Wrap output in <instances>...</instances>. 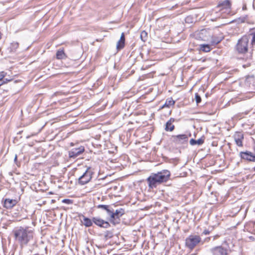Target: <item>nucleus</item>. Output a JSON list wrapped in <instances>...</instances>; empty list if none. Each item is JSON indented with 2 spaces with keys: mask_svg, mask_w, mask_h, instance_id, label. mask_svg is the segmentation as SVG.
<instances>
[{
  "mask_svg": "<svg viewBox=\"0 0 255 255\" xmlns=\"http://www.w3.org/2000/svg\"><path fill=\"white\" fill-rule=\"evenodd\" d=\"M15 240L21 246L26 245L32 239L33 232L28 227H20L13 231Z\"/></svg>",
  "mask_w": 255,
  "mask_h": 255,
  "instance_id": "obj_1",
  "label": "nucleus"
},
{
  "mask_svg": "<svg viewBox=\"0 0 255 255\" xmlns=\"http://www.w3.org/2000/svg\"><path fill=\"white\" fill-rule=\"evenodd\" d=\"M251 38V45L253 46L255 44V28L251 29L248 35L243 36L238 40L236 46V49L238 53L245 54L248 52Z\"/></svg>",
  "mask_w": 255,
  "mask_h": 255,
  "instance_id": "obj_2",
  "label": "nucleus"
},
{
  "mask_svg": "<svg viewBox=\"0 0 255 255\" xmlns=\"http://www.w3.org/2000/svg\"><path fill=\"white\" fill-rule=\"evenodd\" d=\"M201 238L197 235H190L185 240L186 246L193 250L200 242Z\"/></svg>",
  "mask_w": 255,
  "mask_h": 255,
  "instance_id": "obj_3",
  "label": "nucleus"
},
{
  "mask_svg": "<svg viewBox=\"0 0 255 255\" xmlns=\"http://www.w3.org/2000/svg\"><path fill=\"white\" fill-rule=\"evenodd\" d=\"M231 2L230 0H225L219 2L217 7L223 13L229 14L231 11Z\"/></svg>",
  "mask_w": 255,
  "mask_h": 255,
  "instance_id": "obj_4",
  "label": "nucleus"
},
{
  "mask_svg": "<svg viewBox=\"0 0 255 255\" xmlns=\"http://www.w3.org/2000/svg\"><path fill=\"white\" fill-rule=\"evenodd\" d=\"M90 167L88 168L84 174L79 177L78 182L80 184L84 185L91 180L93 173L90 170Z\"/></svg>",
  "mask_w": 255,
  "mask_h": 255,
  "instance_id": "obj_5",
  "label": "nucleus"
},
{
  "mask_svg": "<svg viewBox=\"0 0 255 255\" xmlns=\"http://www.w3.org/2000/svg\"><path fill=\"white\" fill-rule=\"evenodd\" d=\"M158 182L160 183L167 181L170 175V173L168 170H163L157 173H154Z\"/></svg>",
  "mask_w": 255,
  "mask_h": 255,
  "instance_id": "obj_6",
  "label": "nucleus"
},
{
  "mask_svg": "<svg viewBox=\"0 0 255 255\" xmlns=\"http://www.w3.org/2000/svg\"><path fill=\"white\" fill-rule=\"evenodd\" d=\"M172 141L176 144H184L188 141V136L185 134L172 136Z\"/></svg>",
  "mask_w": 255,
  "mask_h": 255,
  "instance_id": "obj_7",
  "label": "nucleus"
},
{
  "mask_svg": "<svg viewBox=\"0 0 255 255\" xmlns=\"http://www.w3.org/2000/svg\"><path fill=\"white\" fill-rule=\"evenodd\" d=\"M84 147L80 146L78 148L72 149L69 151V156L70 158H75L84 151Z\"/></svg>",
  "mask_w": 255,
  "mask_h": 255,
  "instance_id": "obj_8",
  "label": "nucleus"
},
{
  "mask_svg": "<svg viewBox=\"0 0 255 255\" xmlns=\"http://www.w3.org/2000/svg\"><path fill=\"white\" fill-rule=\"evenodd\" d=\"M148 186L150 188H155L157 185L159 184L160 183L158 182L154 173L151 174V175L148 177L147 179Z\"/></svg>",
  "mask_w": 255,
  "mask_h": 255,
  "instance_id": "obj_9",
  "label": "nucleus"
},
{
  "mask_svg": "<svg viewBox=\"0 0 255 255\" xmlns=\"http://www.w3.org/2000/svg\"><path fill=\"white\" fill-rule=\"evenodd\" d=\"M240 155L242 159L249 161L255 162V155L250 151L241 152Z\"/></svg>",
  "mask_w": 255,
  "mask_h": 255,
  "instance_id": "obj_10",
  "label": "nucleus"
},
{
  "mask_svg": "<svg viewBox=\"0 0 255 255\" xmlns=\"http://www.w3.org/2000/svg\"><path fill=\"white\" fill-rule=\"evenodd\" d=\"M213 255H227V251L221 246L216 247L211 249Z\"/></svg>",
  "mask_w": 255,
  "mask_h": 255,
  "instance_id": "obj_11",
  "label": "nucleus"
},
{
  "mask_svg": "<svg viewBox=\"0 0 255 255\" xmlns=\"http://www.w3.org/2000/svg\"><path fill=\"white\" fill-rule=\"evenodd\" d=\"M93 221L96 225L104 228H108L110 226L108 222H106L100 218H93Z\"/></svg>",
  "mask_w": 255,
  "mask_h": 255,
  "instance_id": "obj_12",
  "label": "nucleus"
},
{
  "mask_svg": "<svg viewBox=\"0 0 255 255\" xmlns=\"http://www.w3.org/2000/svg\"><path fill=\"white\" fill-rule=\"evenodd\" d=\"M111 217L114 219H119L120 217L125 214V211L123 209L120 208L116 210L115 212L112 211V213H109Z\"/></svg>",
  "mask_w": 255,
  "mask_h": 255,
  "instance_id": "obj_13",
  "label": "nucleus"
},
{
  "mask_svg": "<svg viewBox=\"0 0 255 255\" xmlns=\"http://www.w3.org/2000/svg\"><path fill=\"white\" fill-rule=\"evenodd\" d=\"M244 139V135L241 132H237L234 135V139L236 144L239 146H243V140Z\"/></svg>",
  "mask_w": 255,
  "mask_h": 255,
  "instance_id": "obj_14",
  "label": "nucleus"
},
{
  "mask_svg": "<svg viewBox=\"0 0 255 255\" xmlns=\"http://www.w3.org/2000/svg\"><path fill=\"white\" fill-rule=\"evenodd\" d=\"M17 203V201L15 200L6 199L4 202V207L6 208H11Z\"/></svg>",
  "mask_w": 255,
  "mask_h": 255,
  "instance_id": "obj_15",
  "label": "nucleus"
},
{
  "mask_svg": "<svg viewBox=\"0 0 255 255\" xmlns=\"http://www.w3.org/2000/svg\"><path fill=\"white\" fill-rule=\"evenodd\" d=\"M174 121V119L170 118L169 120L167 122L165 128V130L166 131H172L174 130L175 127L172 124Z\"/></svg>",
  "mask_w": 255,
  "mask_h": 255,
  "instance_id": "obj_16",
  "label": "nucleus"
},
{
  "mask_svg": "<svg viewBox=\"0 0 255 255\" xmlns=\"http://www.w3.org/2000/svg\"><path fill=\"white\" fill-rule=\"evenodd\" d=\"M125 34H124V33L123 32L121 34L120 40L117 42V49L118 50H120V49H123L125 46Z\"/></svg>",
  "mask_w": 255,
  "mask_h": 255,
  "instance_id": "obj_17",
  "label": "nucleus"
},
{
  "mask_svg": "<svg viewBox=\"0 0 255 255\" xmlns=\"http://www.w3.org/2000/svg\"><path fill=\"white\" fill-rule=\"evenodd\" d=\"M205 140V137L204 136H202L198 140H195L193 138H192L190 140L189 143L191 145H194L195 144H198L199 145H202L204 143Z\"/></svg>",
  "mask_w": 255,
  "mask_h": 255,
  "instance_id": "obj_18",
  "label": "nucleus"
},
{
  "mask_svg": "<svg viewBox=\"0 0 255 255\" xmlns=\"http://www.w3.org/2000/svg\"><path fill=\"white\" fill-rule=\"evenodd\" d=\"M209 38V41L212 45H216L219 43L222 39L221 37L215 35H212Z\"/></svg>",
  "mask_w": 255,
  "mask_h": 255,
  "instance_id": "obj_19",
  "label": "nucleus"
},
{
  "mask_svg": "<svg viewBox=\"0 0 255 255\" xmlns=\"http://www.w3.org/2000/svg\"><path fill=\"white\" fill-rule=\"evenodd\" d=\"M66 55L63 50H58L56 52V58L58 59H62L66 57Z\"/></svg>",
  "mask_w": 255,
  "mask_h": 255,
  "instance_id": "obj_20",
  "label": "nucleus"
},
{
  "mask_svg": "<svg viewBox=\"0 0 255 255\" xmlns=\"http://www.w3.org/2000/svg\"><path fill=\"white\" fill-rule=\"evenodd\" d=\"M211 48H210V46L208 44H201L200 45V50L201 51L208 52L210 51Z\"/></svg>",
  "mask_w": 255,
  "mask_h": 255,
  "instance_id": "obj_21",
  "label": "nucleus"
},
{
  "mask_svg": "<svg viewBox=\"0 0 255 255\" xmlns=\"http://www.w3.org/2000/svg\"><path fill=\"white\" fill-rule=\"evenodd\" d=\"M82 223L86 227H90L92 225V221L90 219L84 216H83V221H82Z\"/></svg>",
  "mask_w": 255,
  "mask_h": 255,
  "instance_id": "obj_22",
  "label": "nucleus"
},
{
  "mask_svg": "<svg viewBox=\"0 0 255 255\" xmlns=\"http://www.w3.org/2000/svg\"><path fill=\"white\" fill-rule=\"evenodd\" d=\"M255 77L254 76H248L246 79V83L248 84L249 86L252 84V82H253V86H255L254 84Z\"/></svg>",
  "mask_w": 255,
  "mask_h": 255,
  "instance_id": "obj_23",
  "label": "nucleus"
},
{
  "mask_svg": "<svg viewBox=\"0 0 255 255\" xmlns=\"http://www.w3.org/2000/svg\"><path fill=\"white\" fill-rule=\"evenodd\" d=\"M174 101L172 98H169L166 100L163 107H169L171 106L174 105Z\"/></svg>",
  "mask_w": 255,
  "mask_h": 255,
  "instance_id": "obj_24",
  "label": "nucleus"
},
{
  "mask_svg": "<svg viewBox=\"0 0 255 255\" xmlns=\"http://www.w3.org/2000/svg\"><path fill=\"white\" fill-rule=\"evenodd\" d=\"M98 208H101L104 210H105L107 211L108 213H112V211L109 209V206L105 205H99L97 206Z\"/></svg>",
  "mask_w": 255,
  "mask_h": 255,
  "instance_id": "obj_25",
  "label": "nucleus"
},
{
  "mask_svg": "<svg viewBox=\"0 0 255 255\" xmlns=\"http://www.w3.org/2000/svg\"><path fill=\"white\" fill-rule=\"evenodd\" d=\"M140 38L143 41H145L146 40L147 38V33L145 31H142L141 32Z\"/></svg>",
  "mask_w": 255,
  "mask_h": 255,
  "instance_id": "obj_26",
  "label": "nucleus"
},
{
  "mask_svg": "<svg viewBox=\"0 0 255 255\" xmlns=\"http://www.w3.org/2000/svg\"><path fill=\"white\" fill-rule=\"evenodd\" d=\"M195 100L197 104H198L201 102V98L198 93L195 94Z\"/></svg>",
  "mask_w": 255,
  "mask_h": 255,
  "instance_id": "obj_27",
  "label": "nucleus"
},
{
  "mask_svg": "<svg viewBox=\"0 0 255 255\" xmlns=\"http://www.w3.org/2000/svg\"><path fill=\"white\" fill-rule=\"evenodd\" d=\"M62 202L64 203L67 204H71L73 203V200L69 199H63Z\"/></svg>",
  "mask_w": 255,
  "mask_h": 255,
  "instance_id": "obj_28",
  "label": "nucleus"
},
{
  "mask_svg": "<svg viewBox=\"0 0 255 255\" xmlns=\"http://www.w3.org/2000/svg\"><path fill=\"white\" fill-rule=\"evenodd\" d=\"M18 43L17 42H13L11 43V48L12 49H14V50H15L16 49H17L18 47Z\"/></svg>",
  "mask_w": 255,
  "mask_h": 255,
  "instance_id": "obj_29",
  "label": "nucleus"
},
{
  "mask_svg": "<svg viewBox=\"0 0 255 255\" xmlns=\"http://www.w3.org/2000/svg\"><path fill=\"white\" fill-rule=\"evenodd\" d=\"M5 76V73L4 72H0V81H1Z\"/></svg>",
  "mask_w": 255,
  "mask_h": 255,
  "instance_id": "obj_30",
  "label": "nucleus"
},
{
  "mask_svg": "<svg viewBox=\"0 0 255 255\" xmlns=\"http://www.w3.org/2000/svg\"><path fill=\"white\" fill-rule=\"evenodd\" d=\"M191 18V16H188L186 17L185 18L186 22H187V23L192 22V21H190Z\"/></svg>",
  "mask_w": 255,
  "mask_h": 255,
  "instance_id": "obj_31",
  "label": "nucleus"
},
{
  "mask_svg": "<svg viewBox=\"0 0 255 255\" xmlns=\"http://www.w3.org/2000/svg\"><path fill=\"white\" fill-rule=\"evenodd\" d=\"M11 80H8L7 79H4L2 82H1V84H4L7 83L8 82L10 81Z\"/></svg>",
  "mask_w": 255,
  "mask_h": 255,
  "instance_id": "obj_32",
  "label": "nucleus"
},
{
  "mask_svg": "<svg viewBox=\"0 0 255 255\" xmlns=\"http://www.w3.org/2000/svg\"><path fill=\"white\" fill-rule=\"evenodd\" d=\"M204 235H209V233H210V232L207 230H205L204 231H203V233Z\"/></svg>",
  "mask_w": 255,
  "mask_h": 255,
  "instance_id": "obj_33",
  "label": "nucleus"
},
{
  "mask_svg": "<svg viewBox=\"0 0 255 255\" xmlns=\"http://www.w3.org/2000/svg\"><path fill=\"white\" fill-rule=\"evenodd\" d=\"M254 95V94H249V96H247V98L248 99L251 98Z\"/></svg>",
  "mask_w": 255,
  "mask_h": 255,
  "instance_id": "obj_34",
  "label": "nucleus"
},
{
  "mask_svg": "<svg viewBox=\"0 0 255 255\" xmlns=\"http://www.w3.org/2000/svg\"><path fill=\"white\" fill-rule=\"evenodd\" d=\"M17 155H15V157H14V161H15L17 160Z\"/></svg>",
  "mask_w": 255,
  "mask_h": 255,
  "instance_id": "obj_35",
  "label": "nucleus"
},
{
  "mask_svg": "<svg viewBox=\"0 0 255 255\" xmlns=\"http://www.w3.org/2000/svg\"><path fill=\"white\" fill-rule=\"evenodd\" d=\"M254 170L255 171V166L254 168Z\"/></svg>",
  "mask_w": 255,
  "mask_h": 255,
  "instance_id": "obj_36",
  "label": "nucleus"
},
{
  "mask_svg": "<svg viewBox=\"0 0 255 255\" xmlns=\"http://www.w3.org/2000/svg\"><path fill=\"white\" fill-rule=\"evenodd\" d=\"M2 85V84H1V83H0V86L1 85Z\"/></svg>",
  "mask_w": 255,
  "mask_h": 255,
  "instance_id": "obj_37",
  "label": "nucleus"
}]
</instances>
